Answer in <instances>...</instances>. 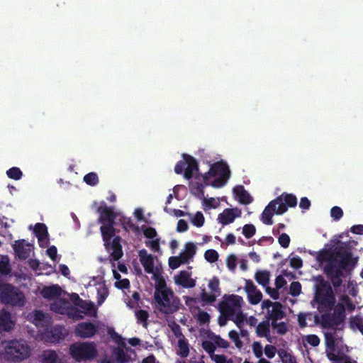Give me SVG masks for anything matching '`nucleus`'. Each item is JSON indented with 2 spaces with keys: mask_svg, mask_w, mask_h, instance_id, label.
<instances>
[{
  "mask_svg": "<svg viewBox=\"0 0 363 363\" xmlns=\"http://www.w3.org/2000/svg\"><path fill=\"white\" fill-rule=\"evenodd\" d=\"M206 185H203L201 182H192L190 184L189 188L191 193L197 197L199 199H201L204 197V187Z\"/></svg>",
  "mask_w": 363,
  "mask_h": 363,
  "instance_id": "473e14b6",
  "label": "nucleus"
},
{
  "mask_svg": "<svg viewBox=\"0 0 363 363\" xmlns=\"http://www.w3.org/2000/svg\"><path fill=\"white\" fill-rule=\"evenodd\" d=\"M183 158L187 167L184 169V177L186 179H191L194 173L199 172V164L196 160L191 155L184 154Z\"/></svg>",
  "mask_w": 363,
  "mask_h": 363,
  "instance_id": "aec40b11",
  "label": "nucleus"
},
{
  "mask_svg": "<svg viewBox=\"0 0 363 363\" xmlns=\"http://www.w3.org/2000/svg\"><path fill=\"white\" fill-rule=\"evenodd\" d=\"M115 223H106L103 224L100 227V230L102 235L103 240L104 243L111 240L112 238L115 235Z\"/></svg>",
  "mask_w": 363,
  "mask_h": 363,
  "instance_id": "c85d7f7f",
  "label": "nucleus"
},
{
  "mask_svg": "<svg viewBox=\"0 0 363 363\" xmlns=\"http://www.w3.org/2000/svg\"><path fill=\"white\" fill-rule=\"evenodd\" d=\"M84 182L86 184L94 186L98 184L99 180L96 173L89 172L84 177Z\"/></svg>",
  "mask_w": 363,
  "mask_h": 363,
  "instance_id": "a19ab883",
  "label": "nucleus"
},
{
  "mask_svg": "<svg viewBox=\"0 0 363 363\" xmlns=\"http://www.w3.org/2000/svg\"><path fill=\"white\" fill-rule=\"evenodd\" d=\"M245 289L247 294L248 301L251 304L257 305L261 301L262 294L251 280L246 281Z\"/></svg>",
  "mask_w": 363,
  "mask_h": 363,
  "instance_id": "f3484780",
  "label": "nucleus"
},
{
  "mask_svg": "<svg viewBox=\"0 0 363 363\" xmlns=\"http://www.w3.org/2000/svg\"><path fill=\"white\" fill-rule=\"evenodd\" d=\"M71 357L77 362L94 359L97 350L94 342H75L69 347Z\"/></svg>",
  "mask_w": 363,
  "mask_h": 363,
  "instance_id": "39448f33",
  "label": "nucleus"
},
{
  "mask_svg": "<svg viewBox=\"0 0 363 363\" xmlns=\"http://www.w3.org/2000/svg\"><path fill=\"white\" fill-rule=\"evenodd\" d=\"M211 338L216 344V346L220 348L226 349L230 345L229 342L225 339L222 338L220 335H213Z\"/></svg>",
  "mask_w": 363,
  "mask_h": 363,
  "instance_id": "a18cd8bd",
  "label": "nucleus"
},
{
  "mask_svg": "<svg viewBox=\"0 0 363 363\" xmlns=\"http://www.w3.org/2000/svg\"><path fill=\"white\" fill-rule=\"evenodd\" d=\"M204 221V216L201 211L196 212L191 220L192 223L198 228L203 226Z\"/></svg>",
  "mask_w": 363,
  "mask_h": 363,
  "instance_id": "603ef678",
  "label": "nucleus"
},
{
  "mask_svg": "<svg viewBox=\"0 0 363 363\" xmlns=\"http://www.w3.org/2000/svg\"><path fill=\"white\" fill-rule=\"evenodd\" d=\"M330 216L335 220H339L343 216V211L339 206H333L330 210Z\"/></svg>",
  "mask_w": 363,
  "mask_h": 363,
  "instance_id": "6e6d98bb",
  "label": "nucleus"
},
{
  "mask_svg": "<svg viewBox=\"0 0 363 363\" xmlns=\"http://www.w3.org/2000/svg\"><path fill=\"white\" fill-rule=\"evenodd\" d=\"M285 315L286 313L283 310L282 304L279 302H274L272 310L271 311H268L266 318L269 321H277L284 318Z\"/></svg>",
  "mask_w": 363,
  "mask_h": 363,
  "instance_id": "bb28decb",
  "label": "nucleus"
},
{
  "mask_svg": "<svg viewBox=\"0 0 363 363\" xmlns=\"http://www.w3.org/2000/svg\"><path fill=\"white\" fill-rule=\"evenodd\" d=\"M121 225L123 228L125 230H131L135 232L138 231L139 227L133 223L130 218L123 217L121 219Z\"/></svg>",
  "mask_w": 363,
  "mask_h": 363,
  "instance_id": "58836bf2",
  "label": "nucleus"
},
{
  "mask_svg": "<svg viewBox=\"0 0 363 363\" xmlns=\"http://www.w3.org/2000/svg\"><path fill=\"white\" fill-rule=\"evenodd\" d=\"M174 294L172 289L164 290L162 292L154 294V298L158 310L164 314H172L179 309L180 304L178 298H173Z\"/></svg>",
  "mask_w": 363,
  "mask_h": 363,
  "instance_id": "20e7f679",
  "label": "nucleus"
},
{
  "mask_svg": "<svg viewBox=\"0 0 363 363\" xmlns=\"http://www.w3.org/2000/svg\"><path fill=\"white\" fill-rule=\"evenodd\" d=\"M96 212L99 214L98 223L101 224L115 223L116 215L113 208L107 206L104 201L101 203V206L97 208Z\"/></svg>",
  "mask_w": 363,
  "mask_h": 363,
  "instance_id": "4468645a",
  "label": "nucleus"
},
{
  "mask_svg": "<svg viewBox=\"0 0 363 363\" xmlns=\"http://www.w3.org/2000/svg\"><path fill=\"white\" fill-rule=\"evenodd\" d=\"M210 315L203 311H200L197 315V320L200 324H206L210 321Z\"/></svg>",
  "mask_w": 363,
  "mask_h": 363,
  "instance_id": "052dcab7",
  "label": "nucleus"
},
{
  "mask_svg": "<svg viewBox=\"0 0 363 363\" xmlns=\"http://www.w3.org/2000/svg\"><path fill=\"white\" fill-rule=\"evenodd\" d=\"M208 287L212 293L208 294L205 290H203L201 294V298L203 302L211 304L213 303L216 300V298L220 295L218 278L213 277L208 282Z\"/></svg>",
  "mask_w": 363,
  "mask_h": 363,
  "instance_id": "9d476101",
  "label": "nucleus"
},
{
  "mask_svg": "<svg viewBox=\"0 0 363 363\" xmlns=\"http://www.w3.org/2000/svg\"><path fill=\"white\" fill-rule=\"evenodd\" d=\"M41 294L43 298L52 300L59 298L62 294V289L57 285H51L49 286H44L41 290Z\"/></svg>",
  "mask_w": 363,
  "mask_h": 363,
  "instance_id": "a878e982",
  "label": "nucleus"
},
{
  "mask_svg": "<svg viewBox=\"0 0 363 363\" xmlns=\"http://www.w3.org/2000/svg\"><path fill=\"white\" fill-rule=\"evenodd\" d=\"M297 199L292 194L283 193L275 199L271 201L265 207L261 216V220L265 225H272V217L274 213L282 215L289 208L296 207Z\"/></svg>",
  "mask_w": 363,
  "mask_h": 363,
  "instance_id": "f257e3e1",
  "label": "nucleus"
},
{
  "mask_svg": "<svg viewBox=\"0 0 363 363\" xmlns=\"http://www.w3.org/2000/svg\"><path fill=\"white\" fill-rule=\"evenodd\" d=\"M202 348L209 354L210 357L214 354L216 349L214 342L203 340L201 343Z\"/></svg>",
  "mask_w": 363,
  "mask_h": 363,
  "instance_id": "37998d69",
  "label": "nucleus"
},
{
  "mask_svg": "<svg viewBox=\"0 0 363 363\" xmlns=\"http://www.w3.org/2000/svg\"><path fill=\"white\" fill-rule=\"evenodd\" d=\"M138 255L145 271L148 274H152L154 272V256L148 254L145 249L140 250Z\"/></svg>",
  "mask_w": 363,
  "mask_h": 363,
  "instance_id": "4be33fe9",
  "label": "nucleus"
},
{
  "mask_svg": "<svg viewBox=\"0 0 363 363\" xmlns=\"http://www.w3.org/2000/svg\"><path fill=\"white\" fill-rule=\"evenodd\" d=\"M178 354L183 358L188 357L189 354V345L188 341L183 337L178 341Z\"/></svg>",
  "mask_w": 363,
  "mask_h": 363,
  "instance_id": "72a5a7b5",
  "label": "nucleus"
},
{
  "mask_svg": "<svg viewBox=\"0 0 363 363\" xmlns=\"http://www.w3.org/2000/svg\"><path fill=\"white\" fill-rule=\"evenodd\" d=\"M240 214L241 211L238 208H225L218 216V220L223 225H226L232 223L236 218L240 216Z\"/></svg>",
  "mask_w": 363,
  "mask_h": 363,
  "instance_id": "a211bd4d",
  "label": "nucleus"
},
{
  "mask_svg": "<svg viewBox=\"0 0 363 363\" xmlns=\"http://www.w3.org/2000/svg\"><path fill=\"white\" fill-rule=\"evenodd\" d=\"M67 335L66 330L62 325H55L50 329L46 330L44 337L47 341L52 343H57L63 340Z\"/></svg>",
  "mask_w": 363,
  "mask_h": 363,
  "instance_id": "2eb2a0df",
  "label": "nucleus"
},
{
  "mask_svg": "<svg viewBox=\"0 0 363 363\" xmlns=\"http://www.w3.org/2000/svg\"><path fill=\"white\" fill-rule=\"evenodd\" d=\"M16 325V319L11 313L3 308L0 311V331L10 332Z\"/></svg>",
  "mask_w": 363,
  "mask_h": 363,
  "instance_id": "dca6fc26",
  "label": "nucleus"
},
{
  "mask_svg": "<svg viewBox=\"0 0 363 363\" xmlns=\"http://www.w3.org/2000/svg\"><path fill=\"white\" fill-rule=\"evenodd\" d=\"M278 355L282 363H297L295 357L284 349L278 351Z\"/></svg>",
  "mask_w": 363,
  "mask_h": 363,
  "instance_id": "4c0bfd02",
  "label": "nucleus"
},
{
  "mask_svg": "<svg viewBox=\"0 0 363 363\" xmlns=\"http://www.w3.org/2000/svg\"><path fill=\"white\" fill-rule=\"evenodd\" d=\"M270 322L269 320L260 322L256 327V335L259 337H265L267 340L272 342V336L270 335Z\"/></svg>",
  "mask_w": 363,
  "mask_h": 363,
  "instance_id": "cd10ccee",
  "label": "nucleus"
},
{
  "mask_svg": "<svg viewBox=\"0 0 363 363\" xmlns=\"http://www.w3.org/2000/svg\"><path fill=\"white\" fill-rule=\"evenodd\" d=\"M316 254V260L322 265L324 262H326L323 267V272L327 277L331 281V277H337V275L340 273L339 269H335V257H333V251L331 250L322 249Z\"/></svg>",
  "mask_w": 363,
  "mask_h": 363,
  "instance_id": "6e6552de",
  "label": "nucleus"
},
{
  "mask_svg": "<svg viewBox=\"0 0 363 363\" xmlns=\"http://www.w3.org/2000/svg\"><path fill=\"white\" fill-rule=\"evenodd\" d=\"M98 327L90 322H82L75 328L76 336L82 338H89L94 337L98 333Z\"/></svg>",
  "mask_w": 363,
  "mask_h": 363,
  "instance_id": "f8f14e48",
  "label": "nucleus"
},
{
  "mask_svg": "<svg viewBox=\"0 0 363 363\" xmlns=\"http://www.w3.org/2000/svg\"><path fill=\"white\" fill-rule=\"evenodd\" d=\"M228 336L234 342L237 347L240 348L242 346V342L239 337V335L235 330H230L228 333Z\"/></svg>",
  "mask_w": 363,
  "mask_h": 363,
  "instance_id": "4d7b16f0",
  "label": "nucleus"
},
{
  "mask_svg": "<svg viewBox=\"0 0 363 363\" xmlns=\"http://www.w3.org/2000/svg\"><path fill=\"white\" fill-rule=\"evenodd\" d=\"M332 251L333 257H335V261L337 260V258H340L352 252L350 244L348 242H342L340 245L335 247V248Z\"/></svg>",
  "mask_w": 363,
  "mask_h": 363,
  "instance_id": "c756f323",
  "label": "nucleus"
},
{
  "mask_svg": "<svg viewBox=\"0 0 363 363\" xmlns=\"http://www.w3.org/2000/svg\"><path fill=\"white\" fill-rule=\"evenodd\" d=\"M30 354V348L25 341L12 340L7 342L0 350V357L9 363L20 362Z\"/></svg>",
  "mask_w": 363,
  "mask_h": 363,
  "instance_id": "f03ea898",
  "label": "nucleus"
},
{
  "mask_svg": "<svg viewBox=\"0 0 363 363\" xmlns=\"http://www.w3.org/2000/svg\"><path fill=\"white\" fill-rule=\"evenodd\" d=\"M185 252L190 256V257H192L196 252V246L193 242H187L185 245Z\"/></svg>",
  "mask_w": 363,
  "mask_h": 363,
  "instance_id": "774afa93",
  "label": "nucleus"
},
{
  "mask_svg": "<svg viewBox=\"0 0 363 363\" xmlns=\"http://www.w3.org/2000/svg\"><path fill=\"white\" fill-rule=\"evenodd\" d=\"M315 301L320 313L332 311L335 303V297L330 284L322 277H320L319 284L316 285Z\"/></svg>",
  "mask_w": 363,
  "mask_h": 363,
  "instance_id": "7ed1b4c3",
  "label": "nucleus"
},
{
  "mask_svg": "<svg viewBox=\"0 0 363 363\" xmlns=\"http://www.w3.org/2000/svg\"><path fill=\"white\" fill-rule=\"evenodd\" d=\"M213 175H219L220 177L225 179H229L230 177V171L228 164L223 160H220L213 163L210 167V174Z\"/></svg>",
  "mask_w": 363,
  "mask_h": 363,
  "instance_id": "6ab92c4d",
  "label": "nucleus"
},
{
  "mask_svg": "<svg viewBox=\"0 0 363 363\" xmlns=\"http://www.w3.org/2000/svg\"><path fill=\"white\" fill-rule=\"evenodd\" d=\"M242 233L247 239L251 238L255 235L256 228L252 224H245L242 228Z\"/></svg>",
  "mask_w": 363,
  "mask_h": 363,
  "instance_id": "49530a36",
  "label": "nucleus"
},
{
  "mask_svg": "<svg viewBox=\"0 0 363 363\" xmlns=\"http://www.w3.org/2000/svg\"><path fill=\"white\" fill-rule=\"evenodd\" d=\"M290 241V237L285 233H281L278 238L279 245L284 248L289 247Z\"/></svg>",
  "mask_w": 363,
  "mask_h": 363,
  "instance_id": "13d9d810",
  "label": "nucleus"
},
{
  "mask_svg": "<svg viewBox=\"0 0 363 363\" xmlns=\"http://www.w3.org/2000/svg\"><path fill=\"white\" fill-rule=\"evenodd\" d=\"M332 315L337 319V320L342 325L345 319V308L342 303H338Z\"/></svg>",
  "mask_w": 363,
  "mask_h": 363,
  "instance_id": "f704fd0d",
  "label": "nucleus"
},
{
  "mask_svg": "<svg viewBox=\"0 0 363 363\" xmlns=\"http://www.w3.org/2000/svg\"><path fill=\"white\" fill-rule=\"evenodd\" d=\"M252 352L257 358H262L263 354V349L259 342H255L252 344Z\"/></svg>",
  "mask_w": 363,
  "mask_h": 363,
  "instance_id": "bf43d9fd",
  "label": "nucleus"
},
{
  "mask_svg": "<svg viewBox=\"0 0 363 363\" xmlns=\"http://www.w3.org/2000/svg\"><path fill=\"white\" fill-rule=\"evenodd\" d=\"M242 302L243 299L240 296L225 295L223 300L218 304L219 311L224 317L231 318L235 315L238 310H240Z\"/></svg>",
  "mask_w": 363,
  "mask_h": 363,
  "instance_id": "0eeeda50",
  "label": "nucleus"
},
{
  "mask_svg": "<svg viewBox=\"0 0 363 363\" xmlns=\"http://www.w3.org/2000/svg\"><path fill=\"white\" fill-rule=\"evenodd\" d=\"M335 330L333 333H325V341L326 347L332 350H333L335 347Z\"/></svg>",
  "mask_w": 363,
  "mask_h": 363,
  "instance_id": "ea45409f",
  "label": "nucleus"
},
{
  "mask_svg": "<svg viewBox=\"0 0 363 363\" xmlns=\"http://www.w3.org/2000/svg\"><path fill=\"white\" fill-rule=\"evenodd\" d=\"M121 240L120 236H116L112 240L104 243L106 250L110 253V257L114 261L119 260L123 255Z\"/></svg>",
  "mask_w": 363,
  "mask_h": 363,
  "instance_id": "ddd939ff",
  "label": "nucleus"
},
{
  "mask_svg": "<svg viewBox=\"0 0 363 363\" xmlns=\"http://www.w3.org/2000/svg\"><path fill=\"white\" fill-rule=\"evenodd\" d=\"M7 176L12 179L19 180L22 176L23 173L21 170L18 167H11L6 171Z\"/></svg>",
  "mask_w": 363,
  "mask_h": 363,
  "instance_id": "c03bdc74",
  "label": "nucleus"
},
{
  "mask_svg": "<svg viewBox=\"0 0 363 363\" xmlns=\"http://www.w3.org/2000/svg\"><path fill=\"white\" fill-rule=\"evenodd\" d=\"M135 315L137 319V323L142 324L144 328H147L148 325L147 320L149 318L148 312L145 310L140 309L135 311Z\"/></svg>",
  "mask_w": 363,
  "mask_h": 363,
  "instance_id": "c9c22d12",
  "label": "nucleus"
},
{
  "mask_svg": "<svg viewBox=\"0 0 363 363\" xmlns=\"http://www.w3.org/2000/svg\"><path fill=\"white\" fill-rule=\"evenodd\" d=\"M226 265L229 270L235 271L237 266V257L235 255H230L226 259Z\"/></svg>",
  "mask_w": 363,
  "mask_h": 363,
  "instance_id": "5fc2aeb1",
  "label": "nucleus"
},
{
  "mask_svg": "<svg viewBox=\"0 0 363 363\" xmlns=\"http://www.w3.org/2000/svg\"><path fill=\"white\" fill-rule=\"evenodd\" d=\"M75 295L77 296V301L75 302V304L81 308L86 314L90 313L91 311H94V305L92 302H86V301L81 299L77 294Z\"/></svg>",
  "mask_w": 363,
  "mask_h": 363,
  "instance_id": "e433bc0d",
  "label": "nucleus"
},
{
  "mask_svg": "<svg viewBox=\"0 0 363 363\" xmlns=\"http://www.w3.org/2000/svg\"><path fill=\"white\" fill-rule=\"evenodd\" d=\"M290 266L296 269H300L303 266V261L298 256L293 257L290 259Z\"/></svg>",
  "mask_w": 363,
  "mask_h": 363,
  "instance_id": "69168bd1",
  "label": "nucleus"
},
{
  "mask_svg": "<svg viewBox=\"0 0 363 363\" xmlns=\"http://www.w3.org/2000/svg\"><path fill=\"white\" fill-rule=\"evenodd\" d=\"M60 359L57 352L52 350L43 351L41 363H59Z\"/></svg>",
  "mask_w": 363,
  "mask_h": 363,
  "instance_id": "2f4dec72",
  "label": "nucleus"
},
{
  "mask_svg": "<svg viewBox=\"0 0 363 363\" xmlns=\"http://www.w3.org/2000/svg\"><path fill=\"white\" fill-rule=\"evenodd\" d=\"M175 283L181 285L184 288H193L196 285V281L191 278V273L187 271L182 270L179 274L174 277Z\"/></svg>",
  "mask_w": 363,
  "mask_h": 363,
  "instance_id": "5701e85b",
  "label": "nucleus"
},
{
  "mask_svg": "<svg viewBox=\"0 0 363 363\" xmlns=\"http://www.w3.org/2000/svg\"><path fill=\"white\" fill-rule=\"evenodd\" d=\"M233 192L239 203L247 205L253 201L252 197L245 189L242 185H238L233 188Z\"/></svg>",
  "mask_w": 363,
  "mask_h": 363,
  "instance_id": "b1692460",
  "label": "nucleus"
},
{
  "mask_svg": "<svg viewBox=\"0 0 363 363\" xmlns=\"http://www.w3.org/2000/svg\"><path fill=\"white\" fill-rule=\"evenodd\" d=\"M11 272V267L9 259L2 258L0 260V274L1 275H8Z\"/></svg>",
  "mask_w": 363,
  "mask_h": 363,
  "instance_id": "09e8293b",
  "label": "nucleus"
},
{
  "mask_svg": "<svg viewBox=\"0 0 363 363\" xmlns=\"http://www.w3.org/2000/svg\"><path fill=\"white\" fill-rule=\"evenodd\" d=\"M301 292V284L298 281H293L290 284L289 294L294 296H298Z\"/></svg>",
  "mask_w": 363,
  "mask_h": 363,
  "instance_id": "3c124183",
  "label": "nucleus"
},
{
  "mask_svg": "<svg viewBox=\"0 0 363 363\" xmlns=\"http://www.w3.org/2000/svg\"><path fill=\"white\" fill-rule=\"evenodd\" d=\"M277 352V348L272 345H267L264 347V354L269 359H272Z\"/></svg>",
  "mask_w": 363,
  "mask_h": 363,
  "instance_id": "0e129e2a",
  "label": "nucleus"
},
{
  "mask_svg": "<svg viewBox=\"0 0 363 363\" xmlns=\"http://www.w3.org/2000/svg\"><path fill=\"white\" fill-rule=\"evenodd\" d=\"M115 354L116 361L119 363H126L130 360V357L122 349L118 348Z\"/></svg>",
  "mask_w": 363,
  "mask_h": 363,
  "instance_id": "8fccbe9b",
  "label": "nucleus"
},
{
  "mask_svg": "<svg viewBox=\"0 0 363 363\" xmlns=\"http://www.w3.org/2000/svg\"><path fill=\"white\" fill-rule=\"evenodd\" d=\"M211 359L216 363H232L231 359H227L224 354H214L211 357Z\"/></svg>",
  "mask_w": 363,
  "mask_h": 363,
  "instance_id": "e2e57ef3",
  "label": "nucleus"
},
{
  "mask_svg": "<svg viewBox=\"0 0 363 363\" xmlns=\"http://www.w3.org/2000/svg\"><path fill=\"white\" fill-rule=\"evenodd\" d=\"M340 258L339 262L335 260V269H339L340 273L336 278L331 277V283L335 288L340 287L342 284L343 270H345L348 266L354 267L357 262V259L352 257V252Z\"/></svg>",
  "mask_w": 363,
  "mask_h": 363,
  "instance_id": "1a4fd4ad",
  "label": "nucleus"
},
{
  "mask_svg": "<svg viewBox=\"0 0 363 363\" xmlns=\"http://www.w3.org/2000/svg\"><path fill=\"white\" fill-rule=\"evenodd\" d=\"M169 288L167 287V284L165 282V280L160 277L157 279L156 284H155V290L154 294H159L160 292H162L164 290H169Z\"/></svg>",
  "mask_w": 363,
  "mask_h": 363,
  "instance_id": "864d4df0",
  "label": "nucleus"
},
{
  "mask_svg": "<svg viewBox=\"0 0 363 363\" xmlns=\"http://www.w3.org/2000/svg\"><path fill=\"white\" fill-rule=\"evenodd\" d=\"M13 248L16 257L20 259H26L30 256V245L23 239L15 241Z\"/></svg>",
  "mask_w": 363,
  "mask_h": 363,
  "instance_id": "412c9836",
  "label": "nucleus"
},
{
  "mask_svg": "<svg viewBox=\"0 0 363 363\" xmlns=\"http://www.w3.org/2000/svg\"><path fill=\"white\" fill-rule=\"evenodd\" d=\"M306 341L313 347H316L320 344V338L316 335H307Z\"/></svg>",
  "mask_w": 363,
  "mask_h": 363,
  "instance_id": "338daca9",
  "label": "nucleus"
},
{
  "mask_svg": "<svg viewBox=\"0 0 363 363\" xmlns=\"http://www.w3.org/2000/svg\"><path fill=\"white\" fill-rule=\"evenodd\" d=\"M351 325L355 327L363 335V319L359 317H355L352 321Z\"/></svg>",
  "mask_w": 363,
  "mask_h": 363,
  "instance_id": "680f3d73",
  "label": "nucleus"
},
{
  "mask_svg": "<svg viewBox=\"0 0 363 363\" xmlns=\"http://www.w3.org/2000/svg\"><path fill=\"white\" fill-rule=\"evenodd\" d=\"M256 281L262 286H267L269 283L270 272L267 270H258L255 274Z\"/></svg>",
  "mask_w": 363,
  "mask_h": 363,
  "instance_id": "7c9ffc66",
  "label": "nucleus"
},
{
  "mask_svg": "<svg viewBox=\"0 0 363 363\" xmlns=\"http://www.w3.org/2000/svg\"><path fill=\"white\" fill-rule=\"evenodd\" d=\"M34 233L38 240V242L40 247H44L43 242H45V245L49 242L48 241V228L45 224L42 223H38L34 227Z\"/></svg>",
  "mask_w": 363,
  "mask_h": 363,
  "instance_id": "393cba45",
  "label": "nucleus"
},
{
  "mask_svg": "<svg viewBox=\"0 0 363 363\" xmlns=\"http://www.w3.org/2000/svg\"><path fill=\"white\" fill-rule=\"evenodd\" d=\"M0 301L13 306H23L24 295L11 284H0Z\"/></svg>",
  "mask_w": 363,
  "mask_h": 363,
  "instance_id": "423d86ee",
  "label": "nucleus"
},
{
  "mask_svg": "<svg viewBox=\"0 0 363 363\" xmlns=\"http://www.w3.org/2000/svg\"><path fill=\"white\" fill-rule=\"evenodd\" d=\"M323 313L319 316L315 315L314 319L316 323H320L324 329H331L337 330L341 324L337 319L330 313V311L323 312Z\"/></svg>",
  "mask_w": 363,
  "mask_h": 363,
  "instance_id": "9b49d317",
  "label": "nucleus"
},
{
  "mask_svg": "<svg viewBox=\"0 0 363 363\" xmlns=\"http://www.w3.org/2000/svg\"><path fill=\"white\" fill-rule=\"evenodd\" d=\"M218 257L219 255L217 251L213 249L207 250L204 253V257L206 260L210 263L216 262L218 259Z\"/></svg>",
  "mask_w": 363,
  "mask_h": 363,
  "instance_id": "de8ad7c7",
  "label": "nucleus"
},
{
  "mask_svg": "<svg viewBox=\"0 0 363 363\" xmlns=\"http://www.w3.org/2000/svg\"><path fill=\"white\" fill-rule=\"evenodd\" d=\"M271 325L272 328L277 330V333L279 335H284L288 331L287 324L284 322L272 321Z\"/></svg>",
  "mask_w": 363,
  "mask_h": 363,
  "instance_id": "79ce46f5",
  "label": "nucleus"
}]
</instances>
